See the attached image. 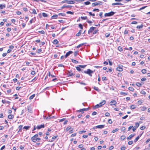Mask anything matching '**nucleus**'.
<instances>
[{"label":"nucleus","instance_id":"f257e3e1","mask_svg":"<svg viewBox=\"0 0 150 150\" xmlns=\"http://www.w3.org/2000/svg\"><path fill=\"white\" fill-rule=\"evenodd\" d=\"M93 71L89 69H88L87 71H84V73H85L88 74L90 76H92V74L93 73Z\"/></svg>","mask_w":150,"mask_h":150},{"label":"nucleus","instance_id":"f03ea898","mask_svg":"<svg viewBox=\"0 0 150 150\" xmlns=\"http://www.w3.org/2000/svg\"><path fill=\"white\" fill-rule=\"evenodd\" d=\"M61 3H66L67 4H72L75 3V1L74 0H64L62 1Z\"/></svg>","mask_w":150,"mask_h":150},{"label":"nucleus","instance_id":"7ed1b4c3","mask_svg":"<svg viewBox=\"0 0 150 150\" xmlns=\"http://www.w3.org/2000/svg\"><path fill=\"white\" fill-rule=\"evenodd\" d=\"M123 66L121 64L118 65V67L116 68V70L119 71H123Z\"/></svg>","mask_w":150,"mask_h":150},{"label":"nucleus","instance_id":"20e7f679","mask_svg":"<svg viewBox=\"0 0 150 150\" xmlns=\"http://www.w3.org/2000/svg\"><path fill=\"white\" fill-rule=\"evenodd\" d=\"M115 14V13L113 11H111L109 13H106L105 14L104 16L105 17L106 16H110L114 15Z\"/></svg>","mask_w":150,"mask_h":150},{"label":"nucleus","instance_id":"39448f33","mask_svg":"<svg viewBox=\"0 0 150 150\" xmlns=\"http://www.w3.org/2000/svg\"><path fill=\"white\" fill-rule=\"evenodd\" d=\"M72 6H71L67 5H64L63 6L61 7L60 10L64 8H71Z\"/></svg>","mask_w":150,"mask_h":150},{"label":"nucleus","instance_id":"423d86ee","mask_svg":"<svg viewBox=\"0 0 150 150\" xmlns=\"http://www.w3.org/2000/svg\"><path fill=\"white\" fill-rule=\"evenodd\" d=\"M38 137V135L35 134L31 138V139L33 142H35L37 141L36 139V137Z\"/></svg>","mask_w":150,"mask_h":150},{"label":"nucleus","instance_id":"0eeeda50","mask_svg":"<svg viewBox=\"0 0 150 150\" xmlns=\"http://www.w3.org/2000/svg\"><path fill=\"white\" fill-rule=\"evenodd\" d=\"M102 2H99L93 3L92 4V5L93 6H95L98 5L102 4Z\"/></svg>","mask_w":150,"mask_h":150},{"label":"nucleus","instance_id":"6e6552de","mask_svg":"<svg viewBox=\"0 0 150 150\" xmlns=\"http://www.w3.org/2000/svg\"><path fill=\"white\" fill-rule=\"evenodd\" d=\"M110 105H115L117 103V102L115 100H112L110 101Z\"/></svg>","mask_w":150,"mask_h":150},{"label":"nucleus","instance_id":"1a4fd4ad","mask_svg":"<svg viewBox=\"0 0 150 150\" xmlns=\"http://www.w3.org/2000/svg\"><path fill=\"white\" fill-rule=\"evenodd\" d=\"M95 28V27H91L88 31V34H90V33L92 32L94 30Z\"/></svg>","mask_w":150,"mask_h":150},{"label":"nucleus","instance_id":"9d476101","mask_svg":"<svg viewBox=\"0 0 150 150\" xmlns=\"http://www.w3.org/2000/svg\"><path fill=\"white\" fill-rule=\"evenodd\" d=\"M73 53L72 51H69L68 52H67L65 54V57L66 58L68 56H69L70 54Z\"/></svg>","mask_w":150,"mask_h":150},{"label":"nucleus","instance_id":"9b49d317","mask_svg":"<svg viewBox=\"0 0 150 150\" xmlns=\"http://www.w3.org/2000/svg\"><path fill=\"white\" fill-rule=\"evenodd\" d=\"M104 125H97L96 126V127L97 128L102 129L104 128Z\"/></svg>","mask_w":150,"mask_h":150},{"label":"nucleus","instance_id":"f8f14e48","mask_svg":"<svg viewBox=\"0 0 150 150\" xmlns=\"http://www.w3.org/2000/svg\"><path fill=\"white\" fill-rule=\"evenodd\" d=\"M45 127L44 124L41 125H38L37 126V128L38 129H40L41 128H43Z\"/></svg>","mask_w":150,"mask_h":150},{"label":"nucleus","instance_id":"ddd939ff","mask_svg":"<svg viewBox=\"0 0 150 150\" xmlns=\"http://www.w3.org/2000/svg\"><path fill=\"white\" fill-rule=\"evenodd\" d=\"M106 101L105 100H103L102 102H100L99 104L100 107L102 106L103 105L105 104Z\"/></svg>","mask_w":150,"mask_h":150},{"label":"nucleus","instance_id":"4468645a","mask_svg":"<svg viewBox=\"0 0 150 150\" xmlns=\"http://www.w3.org/2000/svg\"><path fill=\"white\" fill-rule=\"evenodd\" d=\"M123 4L120 3H118V2H117V3H113L112 4V6H114L115 5H122Z\"/></svg>","mask_w":150,"mask_h":150},{"label":"nucleus","instance_id":"2eb2a0df","mask_svg":"<svg viewBox=\"0 0 150 150\" xmlns=\"http://www.w3.org/2000/svg\"><path fill=\"white\" fill-rule=\"evenodd\" d=\"M134 135H135V134H131L128 137H127V139L128 140L130 139Z\"/></svg>","mask_w":150,"mask_h":150},{"label":"nucleus","instance_id":"dca6fc26","mask_svg":"<svg viewBox=\"0 0 150 150\" xmlns=\"http://www.w3.org/2000/svg\"><path fill=\"white\" fill-rule=\"evenodd\" d=\"M28 111L30 113H32L33 111L32 109L30 106H28Z\"/></svg>","mask_w":150,"mask_h":150},{"label":"nucleus","instance_id":"f3484780","mask_svg":"<svg viewBox=\"0 0 150 150\" xmlns=\"http://www.w3.org/2000/svg\"><path fill=\"white\" fill-rule=\"evenodd\" d=\"M142 134H141L140 136H138L137 137L136 139L134 140V142H136L139 139L140 137H141V135H142Z\"/></svg>","mask_w":150,"mask_h":150},{"label":"nucleus","instance_id":"a211bd4d","mask_svg":"<svg viewBox=\"0 0 150 150\" xmlns=\"http://www.w3.org/2000/svg\"><path fill=\"white\" fill-rule=\"evenodd\" d=\"M5 7V4H0V9H2Z\"/></svg>","mask_w":150,"mask_h":150},{"label":"nucleus","instance_id":"6ab92c4d","mask_svg":"<svg viewBox=\"0 0 150 150\" xmlns=\"http://www.w3.org/2000/svg\"><path fill=\"white\" fill-rule=\"evenodd\" d=\"M136 108V106L135 105H131L130 106V109H134Z\"/></svg>","mask_w":150,"mask_h":150},{"label":"nucleus","instance_id":"aec40b11","mask_svg":"<svg viewBox=\"0 0 150 150\" xmlns=\"http://www.w3.org/2000/svg\"><path fill=\"white\" fill-rule=\"evenodd\" d=\"M57 17H58V15L55 14V15H54L52 16L51 18H52V19H53V18L56 19L57 18Z\"/></svg>","mask_w":150,"mask_h":150},{"label":"nucleus","instance_id":"412c9836","mask_svg":"<svg viewBox=\"0 0 150 150\" xmlns=\"http://www.w3.org/2000/svg\"><path fill=\"white\" fill-rule=\"evenodd\" d=\"M14 117V116L13 115H8V118L9 119H11L13 118Z\"/></svg>","mask_w":150,"mask_h":150},{"label":"nucleus","instance_id":"4be33fe9","mask_svg":"<svg viewBox=\"0 0 150 150\" xmlns=\"http://www.w3.org/2000/svg\"><path fill=\"white\" fill-rule=\"evenodd\" d=\"M58 42V41L57 39L54 40L53 42V43L54 44H57Z\"/></svg>","mask_w":150,"mask_h":150},{"label":"nucleus","instance_id":"5701e85b","mask_svg":"<svg viewBox=\"0 0 150 150\" xmlns=\"http://www.w3.org/2000/svg\"><path fill=\"white\" fill-rule=\"evenodd\" d=\"M143 25L142 24L141 25H137V28H139V29H140V28H142V27H143Z\"/></svg>","mask_w":150,"mask_h":150},{"label":"nucleus","instance_id":"b1692460","mask_svg":"<svg viewBox=\"0 0 150 150\" xmlns=\"http://www.w3.org/2000/svg\"><path fill=\"white\" fill-rule=\"evenodd\" d=\"M81 30H80L78 32V33L76 34V36H79L81 34Z\"/></svg>","mask_w":150,"mask_h":150},{"label":"nucleus","instance_id":"393cba45","mask_svg":"<svg viewBox=\"0 0 150 150\" xmlns=\"http://www.w3.org/2000/svg\"><path fill=\"white\" fill-rule=\"evenodd\" d=\"M30 127V126H25L23 128L25 129L26 130L28 129Z\"/></svg>","mask_w":150,"mask_h":150},{"label":"nucleus","instance_id":"a878e982","mask_svg":"<svg viewBox=\"0 0 150 150\" xmlns=\"http://www.w3.org/2000/svg\"><path fill=\"white\" fill-rule=\"evenodd\" d=\"M71 60L72 62L74 63L77 64L78 63V62L76 60L72 59Z\"/></svg>","mask_w":150,"mask_h":150},{"label":"nucleus","instance_id":"bb28decb","mask_svg":"<svg viewBox=\"0 0 150 150\" xmlns=\"http://www.w3.org/2000/svg\"><path fill=\"white\" fill-rule=\"evenodd\" d=\"M120 94L122 95H124V96H126L127 95V93L122 91L120 92Z\"/></svg>","mask_w":150,"mask_h":150},{"label":"nucleus","instance_id":"cd10ccee","mask_svg":"<svg viewBox=\"0 0 150 150\" xmlns=\"http://www.w3.org/2000/svg\"><path fill=\"white\" fill-rule=\"evenodd\" d=\"M35 96V94H33V95H32V96H30L29 97V99H33V98Z\"/></svg>","mask_w":150,"mask_h":150},{"label":"nucleus","instance_id":"c85d7f7f","mask_svg":"<svg viewBox=\"0 0 150 150\" xmlns=\"http://www.w3.org/2000/svg\"><path fill=\"white\" fill-rule=\"evenodd\" d=\"M128 89L129 90H130L132 91H133L134 90V88L132 87H129L128 88Z\"/></svg>","mask_w":150,"mask_h":150},{"label":"nucleus","instance_id":"c756f323","mask_svg":"<svg viewBox=\"0 0 150 150\" xmlns=\"http://www.w3.org/2000/svg\"><path fill=\"white\" fill-rule=\"evenodd\" d=\"M146 70L145 69H143L142 70V72L144 74L146 73Z\"/></svg>","mask_w":150,"mask_h":150},{"label":"nucleus","instance_id":"7c9ffc66","mask_svg":"<svg viewBox=\"0 0 150 150\" xmlns=\"http://www.w3.org/2000/svg\"><path fill=\"white\" fill-rule=\"evenodd\" d=\"M65 14L64 13H59L58 14V15L60 16L61 15L62 16H65Z\"/></svg>","mask_w":150,"mask_h":150},{"label":"nucleus","instance_id":"2f4dec72","mask_svg":"<svg viewBox=\"0 0 150 150\" xmlns=\"http://www.w3.org/2000/svg\"><path fill=\"white\" fill-rule=\"evenodd\" d=\"M42 15L44 17H47V15L46 13H42Z\"/></svg>","mask_w":150,"mask_h":150},{"label":"nucleus","instance_id":"473e14b6","mask_svg":"<svg viewBox=\"0 0 150 150\" xmlns=\"http://www.w3.org/2000/svg\"><path fill=\"white\" fill-rule=\"evenodd\" d=\"M32 13H33L34 14H37L35 10V9H33L32 12Z\"/></svg>","mask_w":150,"mask_h":150},{"label":"nucleus","instance_id":"72a5a7b5","mask_svg":"<svg viewBox=\"0 0 150 150\" xmlns=\"http://www.w3.org/2000/svg\"><path fill=\"white\" fill-rule=\"evenodd\" d=\"M100 107V105L99 104H97L94 107V108H98V107Z\"/></svg>","mask_w":150,"mask_h":150},{"label":"nucleus","instance_id":"f704fd0d","mask_svg":"<svg viewBox=\"0 0 150 150\" xmlns=\"http://www.w3.org/2000/svg\"><path fill=\"white\" fill-rule=\"evenodd\" d=\"M84 44V43L81 44L79 45H78L77 46L76 48H79L82 45H83Z\"/></svg>","mask_w":150,"mask_h":150},{"label":"nucleus","instance_id":"c9c22d12","mask_svg":"<svg viewBox=\"0 0 150 150\" xmlns=\"http://www.w3.org/2000/svg\"><path fill=\"white\" fill-rule=\"evenodd\" d=\"M125 138H126L125 136L124 135H122L120 139H121L123 140L125 139Z\"/></svg>","mask_w":150,"mask_h":150},{"label":"nucleus","instance_id":"e433bc0d","mask_svg":"<svg viewBox=\"0 0 150 150\" xmlns=\"http://www.w3.org/2000/svg\"><path fill=\"white\" fill-rule=\"evenodd\" d=\"M57 137V136H54L53 137H52V139H53L52 140H51V141H50V142H52L53 141V140L54 139H56Z\"/></svg>","mask_w":150,"mask_h":150},{"label":"nucleus","instance_id":"4c0bfd02","mask_svg":"<svg viewBox=\"0 0 150 150\" xmlns=\"http://www.w3.org/2000/svg\"><path fill=\"white\" fill-rule=\"evenodd\" d=\"M66 13L67 14H72V15L74 13L73 12H72L70 11H67V12Z\"/></svg>","mask_w":150,"mask_h":150},{"label":"nucleus","instance_id":"58836bf2","mask_svg":"<svg viewBox=\"0 0 150 150\" xmlns=\"http://www.w3.org/2000/svg\"><path fill=\"white\" fill-rule=\"evenodd\" d=\"M136 85L140 87L141 86L142 84L139 82H137L136 83Z\"/></svg>","mask_w":150,"mask_h":150},{"label":"nucleus","instance_id":"ea45409f","mask_svg":"<svg viewBox=\"0 0 150 150\" xmlns=\"http://www.w3.org/2000/svg\"><path fill=\"white\" fill-rule=\"evenodd\" d=\"M81 18L82 20H86L87 18L86 16H81Z\"/></svg>","mask_w":150,"mask_h":150},{"label":"nucleus","instance_id":"a19ab883","mask_svg":"<svg viewBox=\"0 0 150 150\" xmlns=\"http://www.w3.org/2000/svg\"><path fill=\"white\" fill-rule=\"evenodd\" d=\"M139 124L138 122H136L135 123V125L134 126L135 127L137 128L138 127H139Z\"/></svg>","mask_w":150,"mask_h":150},{"label":"nucleus","instance_id":"79ce46f5","mask_svg":"<svg viewBox=\"0 0 150 150\" xmlns=\"http://www.w3.org/2000/svg\"><path fill=\"white\" fill-rule=\"evenodd\" d=\"M86 132V131L85 130H82L80 131L79 132V134H82L83 133H85Z\"/></svg>","mask_w":150,"mask_h":150},{"label":"nucleus","instance_id":"37998d69","mask_svg":"<svg viewBox=\"0 0 150 150\" xmlns=\"http://www.w3.org/2000/svg\"><path fill=\"white\" fill-rule=\"evenodd\" d=\"M133 143V141H129L128 142V144L129 145H132Z\"/></svg>","mask_w":150,"mask_h":150},{"label":"nucleus","instance_id":"c03bdc74","mask_svg":"<svg viewBox=\"0 0 150 150\" xmlns=\"http://www.w3.org/2000/svg\"><path fill=\"white\" fill-rule=\"evenodd\" d=\"M76 68L77 70L78 71H80L81 70V69L79 67H76Z\"/></svg>","mask_w":150,"mask_h":150},{"label":"nucleus","instance_id":"a18cd8bd","mask_svg":"<svg viewBox=\"0 0 150 150\" xmlns=\"http://www.w3.org/2000/svg\"><path fill=\"white\" fill-rule=\"evenodd\" d=\"M22 127L23 126L22 125H20L19 126L18 128H19V130L18 131V132L20 131L21 130Z\"/></svg>","mask_w":150,"mask_h":150},{"label":"nucleus","instance_id":"49530a36","mask_svg":"<svg viewBox=\"0 0 150 150\" xmlns=\"http://www.w3.org/2000/svg\"><path fill=\"white\" fill-rule=\"evenodd\" d=\"M79 66L81 68H84L86 67V65H80Z\"/></svg>","mask_w":150,"mask_h":150},{"label":"nucleus","instance_id":"de8ad7c7","mask_svg":"<svg viewBox=\"0 0 150 150\" xmlns=\"http://www.w3.org/2000/svg\"><path fill=\"white\" fill-rule=\"evenodd\" d=\"M118 130H119V129L118 128H116L115 129L113 130L112 131V132L113 133H115V132H116V131H117Z\"/></svg>","mask_w":150,"mask_h":150},{"label":"nucleus","instance_id":"09e8293b","mask_svg":"<svg viewBox=\"0 0 150 150\" xmlns=\"http://www.w3.org/2000/svg\"><path fill=\"white\" fill-rule=\"evenodd\" d=\"M145 128H146V127L145 126H142L140 127V129L141 130H143L144 129H145Z\"/></svg>","mask_w":150,"mask_h":150},{"label":"nucleus","instance_id":"8fccbe9b","mask_svg":"<svg viewBox=\"0 0 150 150\" xmlns=\"http://www.w3.org/2000/svg\"><path fill=\"white\" fill-rule=\"evenodd\" d=\"M118 49L120 51H122V48L120 46H119L118 47Z\"/></svg>","mask_w":150,"mask_h":150},{"label":"nucleus","instance_id":"3c124183","mask_svg":"<svg viewBox=\"0 0 150 150\" xmlns=\"http://www.w3.org/2000/svg\"><path fill=\"white\" fill-rule=\"evenodd\" d=\"M105 115L106 117H108L110 116V114L108 112H106L105 114Z\"/></svg>","mask_w":150,"mask_h":150},{"label":"nucleus","instance_id":"603ef678","mask_svg":"<svg viewBox=\"0 0 150 150\" xmlns=\"http://www.w3.org/2000/svg\"><path fill=\"white\" fill-rule=\"evenodd\" d=\"M84 4L86 5H89L90 4V2L89 1H86L84 2Z\"/></svg>","mask_w":150,"mask_h":150},{"label":"nucleus","instance_id":"864d4df0","mask_svg":"<svg viewBox=\"0 0 150 150\" xmlns=\"http://www.w3.org/2000/svg\"><path fill=\"white\" fill-rule=\"evenodd\" d=\"M110 34V33H106L105 34V36L106 37H108L109 36Z\"/></svg>","mask_w":150,"mask_h":150},{"label":"nucleus","instance_id":"5fc2aeb1","mask_svg":"<svg viewBox=\"0 0 150 150\" xmlns=\"http://www.w3.org/2000/svg\"><path fill=\"white\" fill-rule=\"evenodd\" d=\"M77 112H81L82 113H83L84 112L83 110H82V109L78 110Z\"/></svg>","mask_w":150,"mask_h":150},{"label":"nucleus","instance_id":"6e6d98bb","mask_svg":"<svg viewBox=\"0 0 150 150\" xmlns=\"http://www.w3.org/2000/svg\"><path fill=\"white\" fill-rule=\"evenodd\" d=\"M88 13L90 15L93 16H95V14L94 13L93 14V13H92L91 12H88Z\"/></svg>","mask_w":150,"mask_h":150},{"label":"nucleus","instance_id":"4d7b16f0","mask_svg":"<svg viewBox=\"0 0 150 150\" xmlns=\"http://www.w3.org/2000/svg\"><path fill=\"white\" fill-rule=\"evenodd\" d=\"M68 75L69 76H72L73 74V73L70 72H69L68 73Z\"/></svg>","mask_w":150,"mask_h":150},{"label":"nucleus","instance_id":"13d9d810","mask_svg":"<svg viewBox=\"0 0 150 150\" xmlns=\"http://www.w3.org/2000/svg\"><path fill=\"white\" fill-rule=\"evenodd\" d=\"M79 27L81 29H83V27H82V25L81 24H79Z\"/></svg>","mask_w":150,"mask_h":150},{"label":"nucleus","instance_id":"bf43d9fd","mask_svg":"<svg viewBox=\"0 0 150 150\" xmlns=\"http://www.w3.org/2000/svg\"><path fill=\"white\" fill-rule=\"evenodd\" d=\"M102 79L103 81H104L106 80V78L105 76H104L102 77Z\"/></svg>","mask_w":150,"mask_h":150},{"label":"nucleus","instance_id":"052dcab7","mask_svg":"<svg viewBox=\"0 0 150 150\" xmlns=\"http://www.w3.org/2000/svg\"><path fill=\"white\" fill-rule=\"evenodd\" d=\"M42 51V50L41 49H39L37 51V52L38 53H39L41 52Z\"/></svg>","mask_w":150,"mask_h":150},{"label":"nucleus","instance_id":"680f3d73","mask_svg":"<svg viewBox=\"0 0 150 150\" xmlns=\"http://www.w3.org/2000/svg\"><path fill=\"white\" fill-rule=\"evenodd\" d=\"M35 72L34 71H32L31 73V74L32 75H33L35 74Z\"/></svg>","mask_w":150,"mask_h":150},{"label":"nucleus","instance_id":"e2e57ef3","mask_svg":"<svg viewBox=\"0 0 150 150\" xmlns=\"http://www.w3.org/2000/svg\"><path fill=\"white\" fill-rule=\"evenodd\" d=\"M133 127V126H131L129 127L128 131H129Z\"/></svg>","mask_w":150,"mask_h":150},{"label":"nucleus","instance_id":"0e129e2a","mask_svg":"<svg viewBox=\"0 0 150 150\" xmlns=\"http://www.w3.org/2000/svg\"><path fill=\"white\" fill-rule=\"evenodd\" d=\"M114 148V146H111L109 148V150H111Z\"/></svg>","mask_w":150,"mask_h":150},{"label":"nucleus","instance_id":"69168bd1","mask_svg":"<svg viewBox=\"0 0 150 150\" xmlns=\"http://www.w3.org/2000/svg\"><path fill=\"white\" fill-rule=\"evenodd\" d=\"M141 93L145 95L146 94V92L143 90H142L141 91Z\"/></svg>","mask_w":150,"mask_h":150},{"label":"nucleus","instance_id":"338daca9","mask_svg":"<svg viewBox=\"0 0 150 150\" xmlns=\"http://www.w3.org/2000/svg\"><path fill=\"white\" fill-rule=\"evenodd\" d=\"M121 150H125V146H123L121 148Z\"/></svg>","mask_w":150,"mask_h":150},{"label":"nucleus","instance_id":"774afa93","mask_svg":"<svg viewBox=\"0 0 150 150\" xmlns=\"http://www.w3.org/2000/svg\"><path fill=\"white\" fill-rule=\"evenodd\" d=\"M71 128V127L70 126L68 127H67L66 129V130L67 131L68 130H69Z\"/></svg>","mask_w":150,"mask_h":150}]
</instances>
